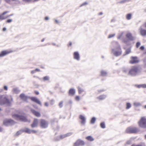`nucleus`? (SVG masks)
Masks as SVG:
<instances>
[{"label":"nucleus","mask_w":146,"mask_h":146,"mask_svg":"<svg viewBox=\"0 0 146 146\" xmlns=\"http://www.w3.org/2000/svg\"><path fill=\"white\" fill-rule=\"evenodd\" d=\"M12 100V98H11V100H9L5 95H0V104H9Z\"/></svg>","instance_id":"obj_1"},{"label":"nucleus","mask_w":146,"mask_h":146,"mask_svg":"<svg viewBox=\"0 0 146 146\" xmlns=\"http://www.w3.org/2000/svg\"><path fill=\"white\" fill-rule=\"evenodd\" d=\"M139 70V68L138 66H133L129 70V74L131 76H135L138 72Z\"/></svg>","instance_id":"obj_2"},{"label":"nucleus","mask_w":146,"mask_h":146,"mask_svg":"<svg viewBox=\"0 0 146 146\" xmlns=\"http://www.w3.org/2000/svg\"><path fill=\"white\" fill-rule=\"evenodd\" d=\"M139 126L142 128H146V118L142 117L138 122Z\"/></svg>","instance_id":"obj_3"},{"label":"nucleus","mask_w":146,"mask_h":146,"mask_svg":"<svg viewBox=\"0 0 146 146\" xmlns=\"http://www.w3.org/2000/svg\"><path fill=\"white\" fill-rule=\"evenodd\" d=\"M39 122L40 126L41 128H44L48 127V123L46 120L43 119H40L39 121Z\"/></svg>","instance_id":"obj_4"},{"label":"nucleus","mask_w":146,"mask_h":146,"mask_svg":"<svg viewBox=\"0 0 146 146\" xmlns=\"http://www.w3.org/2000/svg\"><path fill=\"white\" fill-rule=\"evenodd\" d=\"M112 52L115 56H117L120 55L122 52L120 47L119 46L115 49H113Z\"/></svg>","instance_id":"obj_5"},{"label":"nucleus","mask_w":146,"mask_h":146,"mask_svg":"<svg viewBox=\"0 0 146 146\" xmlns=\"http://www.w3.org/2000/svg\"><path fill=\"white\" fill-rule=\"evenodd\" d=\"M13 117L16 119H19L21 121L26 122L27 121L26 118L22 115H18L17 114H15L13 115Z\"/></svg>","instance_id":"obj_6"},{"label":"nucleus","mask_w":146,"mask_h":146,"mask_svg":"<svg viewBox=\"0 0 146 146\" xmlns=\"http://www.w3.org/2000/svg\"><path fill=\"white\" fill-rule=\"evenodd\" d=\"M15 122L11 119H7L4 120L3 124L4 125L6 126H9L14 124Z\"/></svg>","instance_id":"obj_7"},{"label":"nucleus","mask_w":146,"mask_h":146,"mask_svg":"<svg viewBox=\"0 0 146 146\" xmlns=\"http://www.w3.org/2000/svg\"><path fill=\"white\" fill-rule=\"evenodd\" d=\"M137 131V130L135 127H129L125 130V132L126 133H135Z\"/></svg>","instance_id":"obj_8"},{"label":"nucleus","mask_w":146,"mask_h":146,"mask_svg":"<svg viewBox=\"0 0 146 146\" xmlns=\"http://www.w3.org/2000/svg\"><path fill=\"white\" fill-rule=\"evenodd\" d=\"M24 132L30 134L31 133H36L37 132L36 131L33 130H31L28 128H25L23 129Z\"/></svg>","instance_id":"obj_9"},{"label":"nucleus","mask_w":146,"mask_h":146,"mask_svg":"<svg viewBox=\"0 0 146 146\" xmlns=\"http://www.w3.org/2000/svg\"><path fill=\"white\" fill-rule=\"evenodd\" d=\"M72 133H69L64 135H60L58 137V139H56L57 141H58L60 139H63L69 136L72 135Z\"/></svg>","instance_id":"obj_10"},{"label":"nucleus","mask_w":146,"mask_h":146,"mask_svg":"<svg viewBox=\"0 0 146 146\" xmlns=\"http://www.w3.org/2000/svg\"><path fill=\"white\" fill-rule=\"evenodd\" d=\"M13 51L12 50H3L2 51L0 54V57L3 56L10 53L12 52Z\"/></svg>","instance_id":"obj_11"},{"label":"nucleus","mask_w":146,"mask_h":146,"mask_svg":"<svg viewBox=\"0 0 146 146\" xmlns=\"http://www.w3.org/2000/svg\"><path fill=\"white\" fill-rule=\"evenodd\" d=\"M131 60L129 61V63L131 64L136 63L139 62V60L136 57H132Z\"/></svg>","instance_id":"obj_12"},{"label":"nucleus","mask_w":146,"mask_h":146,"mask_svg":"<svg viewBox=\"0 0 146 146\" xmlns=\"http://www.w3.org/2000/svg\"><path fill=\"white\" fill-rule=\"evenodd\" d=\"M8 11H6L3 12L0 15V20H3L5 19L8 17L11 16V15L8 16H5L4 15L7 13H8Z\"/></svg>","instance_id":"obj_13"},{"label":"nucleus","mask_w":146,"mask_h":146,"mask_svg":"<svg viewBox=\"0 0 146 146\" xmlns=\"http://www.w3.org/2000/svg\"><path fill=\"white\" fill-rule=\"evenodd\" d=\"M84 141L80 140H77L74 144V146H79L81 145H84Z\"/></svg>","instance_id":"obj_14"},{"label":"nucleus","mask_w":146,"mask_h":146,"mask_svg":"<svg viewBox=\"0 0 146 146\" xmlns=\"http://www.w3.org/2000/svg\"><path fill=\"white\" fill-rule=\"evenodd\" d=\"M39 121L38 120L36 119H35L33 123L31 124V126L32 128L36 127L38 126Z\"/></svg>","instance_id":"obj_15"},{"label":"nucleus","mask_w":146,"mask_h":146,"mask_svg":"<svg viewBox=\"0 0 146 146\" xmlns=\"http://www.w3.org/2000/svg\"><path fill=\"white\" fill-rule=\"evenodd\" d=\"M31 100L35 103L41 106V104L40 101L38 99L35 97H31L30 98Z\"/></svg>","instance_id":"obj_16"},{"label":"nucleus","mask_w":146,"mask_h":146,"mask_svg":"<svg viewBox=\"0 0 146 146\" xmlns=\"http://www.w3.org/2000/svg\"><path fill=\"white\" fill-rule=\"evenodd\" d=\"M31 111L34 115L37 117H40L41 116L39 112L36 111L33 109H31Z\"/></svg>","instance_id":"obj_17"},{"label":"nucleus","mask_w":146,"mask_h":146,"mask_svg":"<svg viewBox=\"0 0 146 146\" xmlns=\"http://www.w3.org/2000/svg\"><path fill=\"white\" fill-rule=\"evenodd\" d=\"M74 57L75 59L77 60H79L80 59L79 54L77 52H74Z\"/></svg>","instance_id":"obj_18"},{"label":"nucleus","mask_w":146,"mask_h":146,"mask_svg":"<svg viewBox=\"0 0 146 146\" xmlns=\"http://www.w3.org/2000/svg\"><path fill=\"white\" fill-rule=\"evenodd\" d=\"M79 117L81 120V123L83 125H84L86 122V119L85 117L82 115H80Z\"/></svg>","instance_id":"obj_19"},{"label":"nucleus","mask_w":146,"mask_h":146,"mask_svg":"<svg viewBox=\"0 0 146 146\" xmlns=\"http://www.w3.org/2000/svg\"><path fill=\"white\" fill-rule=\"evenodd\" d=\"M140 32L141 35L142 36L146 35V30L142 28L140 29Z\"/></svg>","instance_id":"obj_20"},{"label":"nucleus","mask_w":146,"mask_h":146,"mask_svg":"<svg viewBox=\"0 0 146 146\" xmlns=\"http://www.w3.org/2000/svg\"><path fill=\"white\" fill-rule=\"evenodd\" d=\"M126 36L130 40H133V38L131 33H129L127 34L126 35Z\"/></svg>","instance_id":"obj_21"},{"label":"nucleus","mask_w":146,"mask_h":146,"mask_svg":"<svg viewBox=\"0 0 146 146\" xmlns=\"http://www.w3.org/2000/svg\"><path fill=\"white\" fill-rule=\"evenodd\" d=\"M20 98L24 100H26L28 97L23 94H21L20 96Z\"/></svg>","instance_id":"obj_22"},{"label":"nucleus","mask_w":146,"mask_h":146,"mask_svg":"<svg viewBox=\"0 0 146 146\" xmlns=\"http://www.w3.org/2000/svg\"><path fill=\"white\" fill-rule=\"evenodd\" d=\"M23 132V129L17 131L16 133L15 134V135L16 136H18L21 134Z\"/></svg>","instance_id":"obj_23"},{"label":"nucleus","mask_w":146,"mask_h":146,"mask_svg":"<svg viewBox=\"0 0 146 146\" xmlns=\"http://www.w3.org/2000/svg\"><path fill=\"white\" fill-rule=\"evenodd\" d=\"M133 105L136 107H139L141 106V104L139 102H134Z\"/></svg>","instance_id":"obj_24"},{"label":"nucleus","mask_w":146,"mask_h":146,"mask_svg":"<svg viewBox=\"0 0 146 146\" xmlns=\"http://www.w3.org/2000/svg\"><path fill=\"white\" fill-rule=\"evenodd\" d=\"M86 139L88 141H93L94 140V139L91 136H89L86 137Z\"/></svg>","instance_id":"obj_25"},{"label":"nucleus","mask_w":146,"mask_h":146,"mask_svg":"<svg viewBox=\"0 0 146 146\" xmlns=\"http://www.w3.org/2000/svg\"><path fill=\"white\" fill-rule=\"evenodd\" d=\"M106 97V96L105 95L101 96L98 97V98L100 100H102L105 99Z\"/></svg>","instance_id":"obj_26"},{"label":"nucleus","mask_w":146,"mask_h":146,"mask_svg":"<svg viewBox=\"0 0 146 146\" xmlns=\"http://www.w3.org/2000/svg\"><path fill=\"white\" fill-rule=\"evenodd\" d=\"M131 14L129 13L127 14L126 17V19L128 20L130 19L131 17Z\"/></svg>","instance_id":"obj_27"},{"label":"nucleus","mask_w":146,"mask_h":146,"mask_svg":"<svg viewBox=\"0 0 146 146\" xmlns=\"http://www.w3.org/2000/svg\"><path fill=\"white\" fill-rule=\"evenodd\" d=\"M96 118L95 117H93L91 121V123L92 124H93L96 121Z\"/></svg>","instance_id":"obj_28"},{"label":"nucleus","mask_w":146,"mask_h":146,"mask_svg":"<svg viewBox=\"0 0 146 146\" xmlns=\"http://www.w3.org/2000/svg\"><path fill=\"white\" fill-rule=\"evenodd\" d=\"M101 127L103 128H104L106 127L105 123L104 122L100 124Z\"/></svg>","instance_id":"obj_29"},{"label":"nucleus","mask_w":146,"mask_h":146,"mask_svg":"<svg viewBox=\"0 0 146 146\" xmlns=\"http://www.w3.org/2000/svg\"><path fill=\"white\" fill-rule=\"evenodd\" d=\"M131 107V105L130 103H127L126 104V107L127 109H128L129 108Z\"/></svg>","instance_id":"obj_30"},{"label":"nucleus","mask_w":146,"mask_h":146,"mask_svg":"<svg viewBox=\"0 0 146 146\" xmlns=\"http://www.w3.org/2000/svg\"><path fill=\"white\" fill-rule=\"evenodd\" d=\"M107 74V73L106 72L102 71L101 72V75L102 76H104L106 75Z\"/></svg>","instance_id":"obj_31"},{"label":"nucleus","mask_w":146,"mask_h":146,"mask_svg":"<svg viewBox=\"0 0 146 146\" xmlns=\"http://www.w3.org/2000/svg\"><path fill=\"white\" fill-rule=\"evenodd\" d=\"M43 79L44 80H48L49 79V78L48 76H45L43 78Z\"/></svg>","instance_id":"obj_32"},{"label":"nucleus","mask_w":146,"mask_h":146,"mask_svg":"<svg viewBox=\"0 0 146 146\" xmlns=\"http://www.w3.org/2000/svg\"><path fill=\"white\" fill-rule=\"evenodd\" d=\"M135 86L138 88H142L141 84L140 85H135Z\"/></svg>","instance_id":"obj_33"},{"label":"nucleus","mask_w":146,"mask_h":146,"mask_svg":"<svg viewBox=\"0 0 146 146\" xmlns=\"http://www.w3.org/2000/svg\"><path fill=\"white\" fill-rule=\"evenodd\" d=\"M140 45V43L139 42H137L136 44V47L137 48H138L139 47V46Z\"/></svg>","instance_id":"obj_34"},{"label":"nucleus","mask_w":146,"mask_h":146,"mask_svg":"<svg viewBox=\"0 0 146 146\" xmlns=\"http://www.w3.org/2000/svg\"><path fill=\"white\" fill-rule=\"evenodd\" d=\"M115 36V34H111L109 35L108 36V38H112L113 37Z\"/></svg>","instance_id":"obj_35"},{"label":"nucleus","mask_w":146,"mask_h":146,"mask_svg":"<svg viewBox=\"0 0 146 146\" xmlns=\"http://www.w3.org/2000/svg\"><path fill=\"white\" fill-rule=\"evenodd\" d=\"M142 88H146V84H141Z\"/></svg>","instance_id":"obj_36"},{"label":"nucleus","mask_w":146,"mask_h":146,"mask_svg":"<svg viewBox=\"0 0 146 146\" xmlns=\"http://www.w3.org/2000/svg\"><path fill=\"white\" fill-rule=\"evenodd\" d=\"M63 102H61L59 104V105L60 107L61 108L62 106Z\"/></svg>","instance_id":"obj_37"},{"label":"nucleus","mask_w":146,"mask_h":146,"mask_svg":"<svg viewBox=\"0 0 146 146\" xmlns=\"http://www.w3.org/2000/svg\"><path fill=\"white\" fill-rule=\"evenodd\" d=\"M75 92H69V94L70 95H74L75 94Z\"/></svg>","instance_id":"obj_38"},{"label":"nucleus","mask_w":146,"mask_h":146,"mask_svg":"<svg viewBox=\"0 0 146 146\" xmlns=\"http://www.w3.org/2000/svg\"><path fill=\"white\" fill-rule=\"evenodd\" d=\"M76 100V101H79L80 100V98L78 96H76L75 98Z\"/></svg>","instance_id":"obj_39"},{"label":"nucleus","mask_w":146,"mask_h":146,"mask_svg":"<svg viewBox=\"0 0 146 146\" xmlns=\"http://www.w3.org/2000/svg\"><path fill=\"white\" fill-rule=\"evenodd\" d=\"M130 52V49H127L126 50V52L127 54L129 53Z\"/></svg>","instance_id":"obj_40"},{"label":"nucleus","mask_w":146,"mask_h":146,"mask_svg":"<svg viewBox=\"0 0 146 146\" xmlns=\"http://www.w3.org/2000/svg\"><path fill=\"white\" fill-rule=\"evenodd\" d=\"M12 21V20L11 19H9L6 22L7 23H9L11 22Z\"/></svg>","instance_id":"obj_41"},{"label":"nucleus","mask_w":146,"mask_h":146,"mask_svg":"<svg viewBox=\"0 0 146 146\" xmlns=\"http://www.w3.org/2000/svg\"><path fill=\"white\" fill-rule=\"evenodd\" d=\"M140 49L141 50H144V47L143 46H141L140 48Z\"/></svg>","instance_id":"obj_42"},{"label":"nucleus","mask_w":146,"mask_h":146,"mask_svg":"<svg viewBox=\"0 0 146 146\" xmlns=\"http://www.w3.org/2000/svg\"><path fill=\"white\" fill-rule=\"evenodd\" d=\"M4 89L5 90H7V87L6 86H4Z\"/></svg>","instance_id":"obj_43"},{"label":"nucleus","mask_w":146,"mask_h":146,"mask_svg":"<svg viewBox=\"0 0 146 146\" xmlns=\"http://www.w3.org/2000/svg\"><path fill=\"white\" fill-rule=\"evenodd\" d=\"M44 105L48 107V104L47 102H46L45 103Z\"/></svg>","instance_id":"obj_44"},{"label":"nucleus","mask_w":146,"mask_h":146,"mask_svg":"<svg viewBox=\"0 0 146 146\" xmlns=\"http://www.w3.org/2000/svg\"><path fill=\"white\" fill-rule=\"evenodd\" d=\"M72 43L71 42H69L68 44V46H71V45H72Z\"/></svg>","instance_id":"obj_45"},{"label":"nucleus","mask_w":146,"mask_h":146,"mask_svg":"<svg viewBox=\"0 0 146 146\" xmlns=\"http://www.w3.org/2000/svg\"><path fill=\"white\" fill-rule=\"evenodd\" d=\"M35 70V72H40V70L38 69V68H36Z\"/></svg>","instance_id":"obj_46"},{"label":"nucleus","mask_w":146,"mask_h":146,"mask_svg":"<svg viewBox=\"0 0 146 146\" xmlns=\"http://www.w3.org/2000/svg\"><path fill=\"white\" fill-rule=\"evenodd\" d=\"M36 72L35 70H32L31 71V73L32 74H33Z\"/></svg>","instance_id":"obj_47"},{"label":"nucleus","mask_w":146,"mask_h":146,"mask_svg":"<svg viewBox=\"0 0 146 146\" xmlns=\"http://www.w3.org/2000/svg\"><path fill=\"white\" fill-rule=\"evenodd\" d=\"M75 90L73 88H71L69 90V91H75Z\"/></svg>","instance_id":"obj_48"},{"label":"nucleus","mask_w":146,"mask_h":146,"mask_svg":"<svg viewBox=\"0 0 146 146\" xmlns=\"http://www.w3.org/2000/svg\"><path fill=\"white\" fill-rule=\"evenodd\" d=\"M23 1L27 2H29L31 1L32 0H23Z\"/></svg>","instance_id":"obj_49"},{"label":"nucleus","mask_w":146,"mask_h":146,"mask_svg":"<svg viewBox=\"0 0 146 146\" xmlns=\"http://www.w3.org/2000/svg\"><path fill=\"white\" fill-rule=\"evenodd\" d=\"M5 1L7 3H9L10 2V0H5Z\"/></svg>","instance_id":"obj_50"},{"label":"nucleus","mask_w":146,"mask_h":146,"mask_svg":"<svg viewBox=\"0 0 146 146\" xmlns=\"http://www.w3.org/2000/svg\"><path fill=\"white\" fill-rule=\"evenodd\" d=\"M45 20H48V17H45Z\"/></svg>","instance_id":"obj_51"},{"label":"nucleus","mask_w":146,"mask_h":146,"mask_svg":"<svg viewBox=\"0 0 146 146\" xmlns=\"http://www.w3.org/2000/svg\"><path fill=\"white\" fill-rule=\"evenodd\" d=\"M131 143V141H128L127 142V143L128 144H129L130 143Z\"/></svg>","instance_id":"obj_52"},{"label":"nucleus","mask_w":146,"mask_h":146,"mask_svg":"<svg viewBox=\"0 0 146 146\" xmlns=\"http://www.w3.org/2000/svg\"><path fill=\"white\" fill-rule=\"evenodd\" d=\"M6 30V29L4 27V28H3V31H5Z\"/></svg>","instance_id":"obj_53"},{"label":"nucleus","mask_w":146,"mask_h":146,"mask_svg":"<svg viewBox=\"0 0 146 146\" xmlns=\"http://www.w3.org/2000/svg\"><path fill=\"white\" fill-rule=\"evenodd\" d=\"M3 130V129L1 127H0V132L2 131Z\"/></svg>","instance_id":"obj_54"},{"label":"nucleus","mask_w":146,"mask_h":146,"mask_svg":"<svg viewBox=\"0 0 146 146\" xmlns=\"http://www.w3.org/2000/svg\"><path fill=\"white\" fill-rule=\"evenodd\" d=\"M35 93L36 95H38L39 94V93L38 92H35Z\"/></svg>","instance_id":"obj_55"},{"label":"nucleus","mask_w":146,"mask_h":146,"mask_svg":"<svg viewBox=\"0 0 146 146\" xmlns=\"http://www.w3.org/2000/svg\"><path fill=\"white\" fill-rule=\"evenodd\" d=\"M102 14H103V13H102V12L98 14H99V15H102Z\"/></svg>","instance_id":"obj_56"},{"label":"nucleus","mask_w":146,"mask_h":146,"mask_svg":"<svg viewBox=\"0 0 146 146\" xmlns=\"http://www.w3.org/2000/svg\"><path fill=\"white\" fill-rule=\"evenodd\" d=\"M55 22L56 23H58V21H57V20H55Z\"/></svg>","instance_id":"obj_57"},{"label":"nucleus","mask_w":146,"mask_h":146,"mask_svg":"<svg viewBox=\"0 0 146 146\" xmlns=\"http://www.w3.org/2000/svg\"><path fill=\"white\" fill-rule=\"evenodd\" d=\"M14 91H17V90L16 89H15L14 90Z\"/></svg>","instance_id":"obj_58"},{"label":"nucleus","mask_w":146,"mask_h":146,"mask_svg":"<svg viewBox=\"0 0 146 146\" xmlns=\"http://www.w3.org/2000/svg\"><path fill=\"white\" fill-rule=\"evenodd\" d=\"M144 25L145 27L146 28V22L145 23Z\"/></svg>","instance_id":"obj_59"},{"label":"nucleus","mask_w":146,"mask_h":146,"mask_svg":"<svg viewBox=\"0 0 146 146\" xmlns=\"http://www.w3.org/2000/svg\"><path fill=\"white\" fill-rule=\"evenodd\" d=\"M132 146H140V145H132Z\"/></svg>","instance_id":"obj_60"},{"label":"nucleus","mask_w":146,"mask_h":146,"mask_svg":"<svg viewBox=\"0 0 146 146\" xmlns=\"http://www.w3.org/2000/svg\"><path fill=\"white\" fill-rule=\"evenodd\" d=\"M44 39H42V40H41V41L42 42L44 41Z\"/></svg>","instance_id":"obj_61"},{"label":"nucleus","mask_w":146,"mask_h":146,"mask_svg":"<svg viewBox=\"0 0 146 146\" xmlns=\"http://www.w3.org/2000/svg\"><path fill=\"white\" fill-rule=\"evenodd\" d=\"M52 102H53V100H52V101H51V105H52L53 104L52 103Z\"/></svg>","instance_id":"obj_62"},{"label":"nucleus","mask_w":146,"mask_h":146,"mask_svg":"<svg viewBox=\"0 0 146 146\" xmlns=\"http://www.w3.org/2000/svg\"><path fill=\"white\" fill-rule=\"evenodd\" d=\"M144 108L146 109V105L144 106Z\"/></svg>","instance_id":"obj_63"},{"label":"nucleus","mask_w":146,"mask_h":146,"mask_svg":"<svg viewBox=\"0 0 146 146\" xmlns=\"http://www.w3.org/2000/svg\"><path fill=\"white\" fill-rule=\"evenodd\" d=\"M145 139H146V135H145Z\"/></svg>","instance_id":"obj_64"}]
</instances>
